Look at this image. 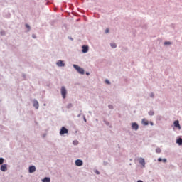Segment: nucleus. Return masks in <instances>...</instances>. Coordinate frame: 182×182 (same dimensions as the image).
<instances>
[{"label":"nucleus","mask_w":182,"mask_h":182,"mask_svg":"<svg viewBox=\"0 0 182 182\" xmlns=\"http://www.w3.org/2000/svg\"><path fill=\"white\" fill-rule=\"evenodd\" d=\"M73 68H75V69H76V70L81 75H85V70H83V68L75 64L73 65Z\"/></svg>","instance_id":"obj_1"},{"label":"nucleus","mask_w":182,"mask_h":182,"mask_svg":"<svg viewBox=\"0 0 182 182\" xmlns=\"http://www.w3.org/2000/svg\"><path fill=\"white\" fill-rule=\"evenodd\" d=\"M68 133L69 130L65 127H63L60 131V136H63V134H68Z\"/></svg>","instance_id":"obj_2"},{"label":"nucleus","mask_w":182,"mask_h":182,"mask_svg":"<svg viewBox=\"0 0 182 182\" xmlns=\"http://www.w3.org/2000/svg\"><path fill=\"white\" fill-rule=\"evenodd\" d=\"M68 93V91H66V88L65 87H61V95L63 97V99H66V94Z\"/></svg>","instance_id":"obj_3"},{"label":"nucleus","mask_w":182,"mask_h":182,"mask_svg":"<svg viewBox=\"0 0 182 182\" xmlns=\"http://www.w3.org/2000/svg\"><path fill=\"white\" fill-rule=\"evenodd\" d=\"M174 127H177L178 129V130L181 129V127L180 126V122H178V120H176L173 122Z\"/></svg>","instance_id":"obj_4"},{"label":"nucleus","mask_w":182,"mask_h":182,"mask_svg":"<svg viewBox=\"0 0 182 182\" xmlns=\"http://www.w3.org/2000/svg\"><path fill=\"white\" fill-rule=\"evenodd\" d=\"M75 165L80 167V166H83V161L80 159H77L75 161Z\"/></svg>","instance_id":"obj_5"},{"label":"nucleus","mask_w":182,"mask_h":182,"mask_svg":"<svg viewBox=\"0 0 182 182\" xmlns=\"http://www.w3.org/2000/svg\"><path fill=\"white\" fill-rule=\"evenodd\" d=\"M1 171H6L8 170V165L6 164H3L1 165V168H0Z\"/></svg>","instance_id":"obj_6"},{"label":"nucleus","mask_w":182,"mask_h":182,"mask_svg":"<svg viewBox=\"0 0 182 182\" xmlns=\"http://www.w3.org/2000/svg\"><path fill=\"white\" fill-rule=\"evenodd\" d=\"M88 51H89V46H82V53H87Z\"/></svg>","instance_id":"obj_7"},{"label":"nucleus","mask_w":182,"mask_h":182,"mask_svg":"<svg viewBox=\"0 0 182 182\" xmlns=\"http://www.w3.org/2000/svg\"><path fill=\"white\" fill-rule=\"evenodd\" d=\"M132 127L134 129V130H139V124H137L136 122L132 123Z\"/></svg>","instance_id":"obj_8"},{"label":"nucleus","mask_w":182,"mask_h":182,"mask_svg":"<svg viewBox=\"0 0 182 182\" xmlns=\"http://www.w3.org/2000/svg\"><path fill=\"white\" fill-rule=\"evenodd\" d=\"M36 171V168L35 166H31L29 167V173H35Z\"/></svg>","instance_id":"obj_9"},{"label":"nucleus","mask_w":182,"mask_h":182,"mask_svg":"<svg viewBox=\"0 0 182 182\" xmlns=\"http://www.w3.org/2000/svg\"><path fill=\"white\" fill-rule=\"evenodd\" d=\"M141 123L144 126H149V121L144 118L142 119Z\"/></svg>","instance_id":"obj_10"},{"label":"nucleus","mask_w":182,"mask_h":182,"mask_svg":"<svg viewBox=\"0 0 182 182\" xmlns=\"http://www.w3.org/2000/svg\"><path fill=\"white\" fill-rule=\"evenodd\" d=\"M139 163L141 164V166H143V167H144V166H146V161H144V159H143V158L139 159Z\"/></svg>","instance_id":"obj_11"},{"label":"nucleus","mask_w":182,"mask_h":182,"mask_svg":"<svg viewBox=\"0 0 182 182\" xmlns=\"http://www.w3.org/2000/svg\"><path fill=\"white\" fill-rule=\"evenodd\" d=\"M57 65H58V66H60V67H63V66H65V63H63V61H62V60H60L57 62Z\"/></svg>","instance_id":"obj_12"},{"label":"nucleus","mask_w":182,"mask_h":182,"mask_svg":"<svg viewBox=\"0 0 182 182\" xmlns=\"http://www.w3.org/2000/svg\"><path fill=\"white\" fill-rule=\"evenodd\" d=\"M33 106L34 107H36V109L39 108V103L38 102V101H33Z\"/></svg>","instance_id":"obj_13"},{"label":"nucleus","mask_w":182,"mask_h":182,"mask_svg":"<svg viewBox=\"0 0 182 182\" xmlns=\"http://www.w3.org/2000/svg\"><path fill=\"white\" fill-rule=\"evenodd\" d=\"M176 143L178 144H179V146H181L182 145V139L181 138H179L176 140Z\"/></svg>","instance_id":"obj_14"},{"label":"nucleus","mask_w":182,"mask_h":182,"mask_svg":"<svg viewBox=\"0 0 182 182\" xmlns=\"http://www.w3.org/2000/svg\"><path fill=\"white\" fill-rule=\"evenodd\" d=\"M43 182H50V178H45L44 179H43Z\"/></svg>","instance_id":"obj_15"},{"label":"nucleus","mask_w":182,"mask_h":182,"mask_svg":"<svg viewBox=\"0 0 182 182\" xmlns=\"http://www.w3.org/2000/svg\"><path fill=\"white\" fill-rule=\"evenodd\" d=\"M149 116H154V111H149Z\"/></svg>","instance_id":"obj_16"},{"label":"nucleus","mask_w":182,"mask_h":182,"mask_svg":"<svg viewBox=\"0 0 182 182\" xmlns=\"http://www.w3.org/2000/svg\"><path fill=\"white\" fill-rule=\"evenodd\" d=\"M111 47L114 49L117 47L116 43H111Z\"/></svg>","instance_id":"obj_17"},{"label":"nucleus","mask_w":182,"mask_h":182,"mask_svg":"<svg viewBox=\"0 0 182 182\" xmlns=\"http://www.w3.org/2000/svg\"><path fill=\"white\" fill-rule=\"evenodd\" d=\"M156 153H161V149H160V148H157L156 149Z\"/></svg>","instance_id":"obj_18"},{"label":"nucleus","mask_w":182,"mask_h":182,"mask_svg":"<svg viewBox=\"0 0 182 182\" xmlns=\"http://www.w3.org/2000/svg\"><path fill=\"white\" fill-rule=\"evenodd\" d=\"M4 160L3 158H0V164H4Z\"/></svg>","instance_id":"obj_19"},{"label":"nucleus","mask_w":182,"mask_h":182,"mask_svg":"<svg viewBox=\"0 0 182 182\" xmlns=\"http://www.w3.org/2000/svg\"><path fill=\"white\" fill-rule=\"evenodd\" d=\"M78 143H79V142H78L77 141H73V144H74L75 146L77 145Z\"/></svg>","instance_id":"obj_20"},{"label":"nucleus","mask_w":182,"mask_h":182,"mask_svg":"<svg viewBox=\"0 0 182 182\" xmlns=\"http://www.w3.org/2000/svg\"><path fill=\"white\" fill-rule=\"evenodd\" d=\"M105 83H107V85H110V82L108 81V80H105Z\"/></svg>","instance_id":"obj_21"},{"label":"nucleus","mask_w":182,"mask_h":182,"mask_svg":"<svg viewBox=\"0 0 182 182\" xmlns=\"http://www.w3.org/2000/svg\"><path fill=\"white\" fill-rule=\"evenodd\" d=\"M164 45H171V43H170V42H165Z\"/></svg>","instance_id":"obj_22"},{"label":"nucleus","mask_w":182,"mask_h":182,"mask_svg":"<svg viewBox=\"0 0 182 182\" xmlns=\"http://www.w3.org/2000/svg\"><path fill=\"white\" fill-rule=\"evenodd\" d=\"M162 161H163L164 163H166V162H167V159H162Z\"/></svg>","instance_id":"obj_23"},{"label":"nucleus","mask_w":182,"mask_h":182,"mask_svg":"<svg viewBox=\"0 0 182 182\" xmlns=\"http://www.w3.org/2000/svg\"><path fill=\"white\" fill-rule=\"evenodd\" d=\"M26 27H27L28 29H31V27H30L29 25H28V24H26Z\"/></svg>","instance_id":"obj_24"},{"label":"nucleus","mask_w":182,"mask_h":182,"mask_svg":"<svg viewBox=\"0 0 182 182\" xmlns=\"http://www.w3.org/2000/svg\"><path fill=\"white\" fill-rule=\"evenodd\" d=\"M105 33H109V28H107V29L105 30Z\"/></svg>","instance_id":"obj_25"},{"label":"nucleus","mask_w":182,"mask_h":182,"mask_svg":"<svg viewBox=\"0 0 182 182\" xmlns=\"http://www.w3.org/2000/svg\"><path fill=\"white\" fill-rule=\"evenodd\" d=\"M109 109H113V105H109Z\"/></svg>","instance_id":"obj_26"},{"label":"nucleus","mask_w":182,"mask_h":182,"mask_svg":"<svg viewBox=\"0 0 182 182\" xmlns=\"http://www.w3.org/2000/svg\"><path fill=\"white\" fill-rule=\"evenodd\" d=\"M158 161H163V159H161V158H159Z\"/></svg>","instance_id":"obj_27"},{"label":"nucleus","mask_w":182,"mask_h":182,"mask_svg":"<svg viewBox=\"0 0 182 182\" xmlns=\"http://www.w3.org/2000/svg\"><path fill=\"white\" fill-rule=\"evenodd\" d=\"M68 107H72V104H69Z\"/></svg>","instance_id":"obj_28"},{"label":"nucleus","mask_w":182,"mask_h":182,"mask_svg":"<svg viewBox=\"0 0 182 182\" xmlns=\"http://www.w3.org/2000/svg\"><path fill=\"white\" fill-rule=\"evenodd\" d=\"M154 97V94H151V97Z\"/></svg>","instance_id":"obj_29"},{"label":"nucleus","mask_w":182,"mask_h":182,"mask_svg":"<svg viewBox=\"0 0 182 182\" xmlns=\"http://www.w3.org/2000/svg\"><path fill=\"white\" fill-rule=\"evenodd\" d=\"M86 75H89V73H87Z\"/></svg>","instance_id":"obj_30"},{"label":"nucleus","mask_w":182,"mask_h":182,"mask_svg":"<svg viewBox=\"0 0 182 182\" xmlns=\"http://www.w3.org/2000/svg\"><path fill=\"white\" fill-rule=\"evenodd\" d=\"M97 174H99V171H97Z\"/></svg>","instance_id":"obj_31"},{"label":"nucleus","mask_w":182,"mask_h":182,"mask_svg":"<svg viewBox=\"0 0 182 182\" xmlns=\"http://www.w3.org/2000/svg\"><path fill=\"white\" fill-rule=\"evenodd\" d=\"M151 124L153 125V122H151Z\"/></svg>","instance_id":"obj_32"},{"label":"nucleus","mask_w":182,"mask_h":182,"mask_svg":"<svg viewBox=\"0 0 182 182\" xmlns=\"http://www.w3.org/2000/svg\"><path fill=\"white\" fill-rule=\"evenodd\" d=\"M33 38H35V36L33 35Z\"/></svg>","instance_id":"obj_33"}]
</instances>
